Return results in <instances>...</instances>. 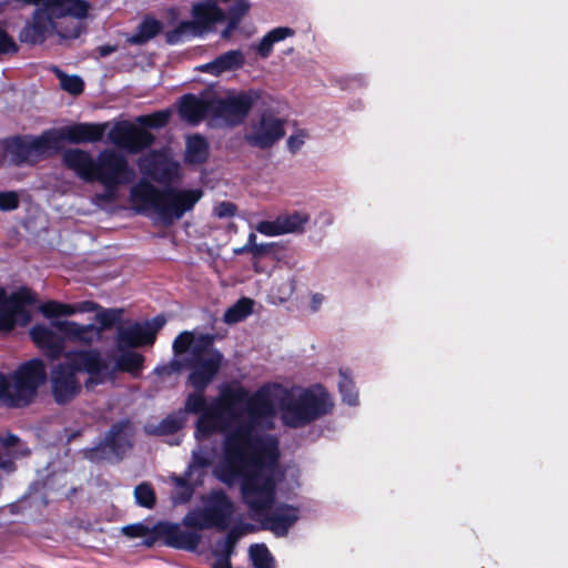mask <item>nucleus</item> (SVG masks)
<instances>
[{
	"label": "nucleus",
	"mask_w": 568,
	"mask_h": 568,
	"mask_svg": "<svg viewBox=\"0 0 568 568\" xmlns=\"http://www.w3.org/2000/svg\"><path fill=\"white\" fill-rule=\"evenodd\" d=\"M195 389L187 396L184 413H201L195 432L199 447L209 448V437L215 432L224 433L223 456L217 464L226 459L227 440L240 430H246L250 442L258 446L260 439L272 436L265 432L274 428L277 414L285 426L301 428L333 407L329 394L321 385L304 388L266 383L254 393L230 387L210 405L202 394L205 388Z\"/></svg>",
	"instance_id": "f257e3e1"
},
{
	"label": "nucleus",
	"mask_w": 568,
	"mask_h": 568,
	"mask_svg": "<svg viewBox=\"0 0 568 568\" xmlns=\"http://www.w3.org/2000/svg\"><path fill=\"white\" fill-rule=\"evenodd\" d=\"M246 430L233 434L226 446V459L214 467V476L232 486L241 484L243 503L252 519L275 537H286L301 519L300 505L275 503V489L283 477L278 466V440L265 436L260 445L250 442Z\"/></svg>",
	"instance_id": "f03ea898"
},
{
	"label": "nucleus",
	"mask_w": 568,
	"mask_h": 568,
	"mask_svg": "<svg viewBox=\"0 0 568 568\" xmlns=\"http://www.w3.org/2000/svg\"><path fill=\"white\" fill-rule=\"evenodd\" d=\"M63 163L85 182H99L103 192L92 197V204L101 206L118 197L119 187L133 182L134 169L128 159L115 150L101 151L97 158L80 149H68L62 155Z\"/></svg>",
	"instance_id": "7ed1b4c3"
},
{
	"label": "nucleus",
	"mask_w": 568,
	"mask_h": 568,
	"mask_svg": "<svg viewBox=\"0 0 568 568\" xmlns=\"http://www.w3.org/2000/svg\"><path fill=\"white\" fill-rule=\"evenodd\" d=\"M202 196L203 192L200 189L169 186L159 190L145 179L140 180L130 190V202L136 212L153 215L166 225L193 210Z\"/></svg>",
	"instance_id": "20e7f679"
},
{
	"label": "nucleus",
	"mask_w": 568,
	"mask_h": 568,
	"mask_svg": "<svg viewBox=\"0 0 568 568\" xmlns=\"http://www.w3.org/2000/svg\"><path fill=\"white\" fill-rule=\"evenodd\" d=\"M108 364L95 349L77 351L65 354V362L58 364L51 371V389L58 404L72 400L81 390V382L77 373L84 372L89 375L85 382L87 388H92L103 383L108 376Z\"/></svg>",
	"instance_id": "39448f33"
},
{
	"label": "nucleus",
	"mask_w": 568,
	"mask_h": 568,
	"mask_svg": "<svg viewBox=\"0 0 568 568\" xmlns=\"http://www.w3.org/2000/svg\"><path fill=\"white\" fill-rule=\"evenodd\" d=\"M247 9L248 3L245 0H206L195 3L192 8L193 19L179 23L174 30L168 32L166 40L171 44H176L202 37L216 22L224 19H227V28L223 31L222 37L226 38L237 27Z\"/></svg>",
	"instance_id": "423d86ee"
},
{
	"label": "nucleus",
	"mask_w": 568,
	"mask_h": 568,
	"mask_svg": "<svg viewBox=\"0 0 568 568\" xmlns=\"http://www.w3.org/2000/svg\"><path fill=\"white\" fill-rule=\"evenodd\" d=\"M213 342L214 337L210 334L194 336L187 331L180 333L173 342L175 354H183L190 349L189 381L194 388H206L221 367L223 355L214 348Z\"/></svg>",
	"instance_id": "0eeeda50"
},
{
	"label": "nucleus",
	"mask_w": 568,
	"mask_h": 568,
	"mask_svg": "<svg viewBox=\"0 0 568 568\" xmlns=\"http://www.w3.org/2000/svg\"><path fill=\"white\" fill-rule=\"evenodd\" d=\"M45 377V367L40 359L22 364L11 375L0 373V404L8 407L28 405Z\"/></svg>",
	"instance_id": "6e6552de"
},
{
	"label": "nucleus",
	"mask_w": 568,
	"mask_h": 568,
	"mask_svg": "<svg viewBox=\"0 0 568 568\" xmlns=\"http://www.w3.org/2000/svg\"><path fill=\"white\" fill-rule=\"evenodd\" d=\"M234 514L232 500L222 490H212L201 497V506L191 509L183 524L189 528L220 530L226 529Z\"/></svg>",
	"instance_id": "1a4fd4ad"
},
{
	"label": "nucleus",
	"mask_w": 568,
	"mask_h": 568,
	"mask_svg": "<svg viewBox=\"0 0 568 568\" xmlns=\"http://www.w3.org/2000/svg\"><path fill=\"white\" fill-rule=\"evenodd\" d=\"M83 27L79 22L63 23L54 21L42 8L34 11L32 19L20 32V40L26 43L38 44L57 34L61 39H75L80 37Z\"/></svg>",
	"instance_id": "9d476101"
},
{
	"label": "nucleus",
	"mask_w": 568,
	"mask_h": 568,
	"mask_svg": "<svg viewBox=\"0 0 568 568\" xmlns=\"http://www.w3.org/2000/svg\"><path fill=\"white\" fill-rule=\"evenodd\" d=\"M215 457L213 448L197 447L192 452V462L189 465L185 476L173 475L170 477L174 484V489L171 493V499L174 505L187 503L194 493V487L191 485H201L206 468L211 465Z\"/></svg>",
	"instance_id": "9b49d317"
},
{
	"label": "nucleus",
	"mask_w": 568,
	"mask_h": 568,
	"mask_svg": "<svg viewBox=\"0 0 568 568\" xmlns=\"http://www.w3.org/2000/svg\"><path fill=\"white\" fill-rule=\"evenodd\" d=\"M132 424L128 420L114 424L103 440L89 449L85 456L91 460L119 462L131 447Z\"/></svg>",
	"instance_id": "f8f14e48"
},
{
	"label": "nucleus",
	"mask_w": 568,
	"mask_h": 568,
	"mask_svg": "<svg viewBox=\"0 0 568 568\" xmlns=\"http://www.w3.org/2000/svg\"><path fill=\"white\" fill-rule=\"evenodd\" d=\"M34 302V294L28 288H21L11 295L0 288V331L8 332L16 325H27L31 321L27 306Z\"/></svg>",
	"instance_id": "ddd939ff"
},
{
	"label": "nucleus",
	"mask_w": 568,
	"mask_h": 568,
	"mask_svg": "<svg viewBox=\"0 0 568 568\" xmlns=\"http://www.w3.org/2000/svg\"><path fill=\"white\" fill-rule=\"evenodd\" d=\"M54 146L51 134L45 133L38 138H13L4 143V151L9 161L21 165L32 164L47 154Z\"/></svg>",
	"instance_id": "4468645a"
},
{
	"label": "nucleus",
	"mask_w": 568,
	"mask_h": 568,
	"mask_svg": "<svg viewBox=\"0 0 568 568\" xmlns=\"http://www.w3.org/2000/svg\"><path fill=\"white\" fill-rule=\"evenodd\" d=\"M252 101L246 94H230L210 100V110L215 125H235L250 112Z\"/></svg>",
	"instance_id": "2eb2a0df"
},
{
	"label": "nucleus",
	"mask_w": 568,
	"mask_h": 568,
	"mask_svg": "<svg viewBox=\"0 0 568 568\" xmlns=\"http://www.w3.org/2000/svg\"><path fill=\"white\" fill-rule=\"evenodd\" d=\"M285 134L284 121L264 113L257 121L248 125L244 140L254 148L262 150L273 146Z\"/></svg>",
	"instance_id": "dca6fc26"
},
{
	"label": "nucleus",
	"mask_w": 568,
	"mask_h": 568,
	"mask_svg": "<svg viewBox=\"0 0 568 568\" xmlns=\"http://www.w3.org/2000/svg\"><path fill=\"white\" fill-rule=\"evenodd\" d=\"M109 141L115 146L130 153H138L150 146L153 135L129 122H119L108 133Z\"/></svg>",
	"instance_id": "f3484780"
},
{
	"label": "nucleus",
	"mask_w": 568,
	"mask_h": 568,
	"mask_svg": "<svg viewBox=\"0 0 568 568\" xmlns=\"http://www.w3.org/2000/svg\"><path fill=\"white\" fill-rule=\"evenodd\" d=\"M165 324V317L155 316L144 323H134L121 326L118 329V347H136L153 344L156 332Z\"/></svg>",
	"instance_id": "a211bd4d"
},
{
	"label": "nucleus",
	"mask_w": 568,
	"mask_h": 568,
	"mask_svg": "<svg viewBox=\"0 0 568 568\" xmlns=\"http://www.w3.org/2000/svg\"><path fill=\"white\" fill-rule=\"evenodd\" d=\"M142 174L158 183H170L178 179L179 165L160 153H151L139 161Z\"/></svg>",
	"instance_id": "6ab92c4d"
},
{
	"label": "nucleus",
	"mask_w": 568,
	"mask_h": 568,
	"mask_svg": "<svg viewBox=\"0 0 568 568\" xmlns=\"http://www.w3.org/2000/svg\"><path fill=\"white\" fill-rule=\"evenodd\" d=\"M310 215L304 212H292L278 215L274 221H262L256 225V231L266 236H278L288 233L303 232Z\"/></svg>",
	"instance_id": "aec40b11"
},
{
	"label": "nucleus",
	"mask_w": 568,
	"mask_h": 568,
	"mask_svg": "<svg viewBox=\"0 0 568 568\" xmlns=\"http://www.w3.org/2000/svg\"><path fill=\"white\" fill-rule=\"evenodd\" d=\"M52 326L72 343L91 345L101 339V328L94 324L82 325L73 321L58 320Z\"/></svg>",
	"instance_id": "412c9836"
},
{
	"label": "nucleus",
	"mask_w": 568,
	"mask_h": 568,
	"mask_svg": "<svg viewBox=\"0 0 568 568\" xmlns=\"http://www.w3.org/2000/svg\"><path fill=\"white\" fill-rule=\"evenodd\" d=\"M54 21L71 17L82 27L81 20L89 14L90 3L85 0H43L41 7Z\"/></svg>",
	"instance_id": "4be33fe9"
},
{
	"label": "nucleus",
	"mask_w": 568,
	"mask_h": 568,
	"mask_svg": "<svg viewBox=\"0 0 568 568\" xmlns=\"http://www.w3.org/2000/svg\"><path fill=\"white\" fill-rule=\"evenodd\" d=\"M30 335L33 342L51 358L59 357L64 349V341L51 328L44 325H36Z\"/></svg>",
	"instance_id": "5701e85b"
},
{
	"label": "nucleus",
	"mask_w": 568,
	"mask_h": 568,
	"mask_svg": "<svg viewBox=\"0 0 568 568\" xmlns=\"http://www.w3.org/2000/svg\"><path fill=\"white\" fill-rule=\"evenodd\" d=\"M296 34V30L281 26L267 31L256 43L252 44V49L256 52L258 58L267 59L273 53L274 47L277 43L285 41L288 38H293Z\"/></svg>",
	"instance_id": "b1692460"
},
{
	"label": "nucleus",
	"mask_w": 568,
	"mask_h": 568,
	"mask_svg": "<svg viewBox=\"0 0 568 568\" xmlns=\"http://www.w3.org/2000/svg\"><path fill=\"white\" fill-rule=\"evenodd\" d=\"M245 62L244 53L241 50H230L213 61L203 64L200 70L212 75H220L226 71L237 70Z\"/></svg>",
	"instance_id": "393cba45"
},
{
	"label": "nucleus",
	"mask_w": 568,
	"mask_h": 568,
	"mask_svg": "<svg viewBox=\"0 0 568 568\" xmlns=\"http://www.w3.org/2000/svg\"><path fill=\"white\" fill-rule=\"evenodd\" d=\"M103 124L79 123L67 126L63 130V136L72 143L98 142L104 134Z\"/></svg>",
	"instance_id": "a878e982"
},
{
	"label": "nucleus",
	"mask_w": 568,
	"mask_h": 568,
	"mask_svg": "<svg viewBox=\"0 0 568 568\" xmlns=\"http://www.w3.org/2000/svg\"><path fill=\"white\" fill-rule=\"evenodd\" d=\"M181 116L190 123H197L205 116H211L210 101H204L194 95H185L180 103Z\"/></svg>",
	"instance_id": "bb28decb"
},
{
	"label": "nucleus",
	"mask_w": 568,
	"mask_h": 568,
	"mask_svg": "<svg viewBox=\"0 0 568 568\" xmlns=\"http://www.w3.org/2000/svg\"><path fill=\"white\" fill-rule=\"evenodd\" d=\"M185 423V413L179 410L166 416L159 424H149L145 429L149 434L154 435H170L176 433Z\"/></svg>",
	"instance_id": "cd10ccee"
},
{
	"label": "nucleus",
	"mask_w": 568,
	"mask_h": 568,
	"mask_svg": "<svg viewBox=\"0 0 568 568\" xmlns=\"http://www.w3.org/2000/svg\"><path fill=\"white\" fill-rule=\"evenodd\" d=\"M296 278L293 274H286L274 280L270 297L273 303L286 302L295 292Z\"/></svg>",
	"instance_id": "c85d7f7f"
},
{
	"label": "nucleus",
	"mask_w": 568,
	"mask_h": 568,
	"mask_svg": "<svg viewBox=\"0 0 568 568\" xmlns=\"http://www.w3.org/2000/svg\"><path fill=\"white\" fill-rule=\"evenodd\" d=\"M168 545L178 549L194 550L197 548L201 536L195 531L174 529L168 534Z\"/></svg>",
	"instance_id": "c756f323"
},
{
	"label": "nucleus",
	"mask_w": 568,
	"mask_h": 568,
	"mask_svg": "<svg viewBox=\"0 0 568 568\" xmlns=\"http://www.w3.org/2000/svg\"><path fill=\"white\" fill-rule=\"evenodd\" d=\"M206 141L200 135L190 136L186 141V161L190 163H201L206 159Z\"/></svg>",
	"instance_id": "7c9ffc66"
},
{
	"label": "nucleus",
	"mask_w": 568,
	"mask_h": 568,
	"mask_svg": "<svg viewBox=\"0 0 568 568\" xmlns=\"http://www.w3.org/2000/svg\"><path fill=\"white\" fill-rule=\"evenodd\" d=\"M248 556L254 568H275V560L264 544L250 546Z\"/></svg>",
	"instance_id": "2f4dec72"
},
{
	"label": "nucleus",
	"mask_w": 568,
	"mask_h": 568,
	"mask_svg": "<svg viewBox=\"0 0 568 568\" xmlns=\"http://www.w3.org/2000/svg\"><path fill=\"white\" fill-rule=\"evenodd\" d=\"M253 302L250 298L243 297L239 300L234 305L229 307L224 313V322L227 324H234L241 322L252 312Z\"/></svg>",
	"instance_id": "473e14b6"
},
{
	"label": "nucleus",
	"mask_w": 568,
	"mask_h": 568,
	"mask_svg": "<svg viewBox=\"0 0 568 568\" xmlns=\"http://www.w3.org/2000/svg\"><path fill=\"white\" fill-rule=\"evenodd\" d=\"M124 348L119 347L121 354L116 359V365L120 369L138 375L142 369L143 356L136 352L124 351Z\"/></svg>",
	"instance_id": "72a5a7b5"
},
{
	"label": "nucleus",
	"mask_w": 568,
	"mask_h": 568,
	"mask_svg": "<svg viewBox=\"0 0 568 568\" xmlns=\"http://www.w3.org/2000/svg\"><path fill=\"white\" fill-rule=\"evenodd\" d=\"M160 30L161 24L158 20L146 18L140 23L138 32L131 37L130 41L136 44L144 43L155 37Z\"/></svg>",
	"instance_id": "f704fd0d"
},
{
	"label": "nucleus",
	"mask_w": 568,
	"mask_h": 568,
	"mask_svg": "<svg viewBox=\"0 0 568 568\" xmlns=\"http://www.w3.org/2000/svg\"><path fill=\"white\" fill-rule=\"evenodd\" d=\"M0 444L7 449V454L14 458L26 456L29 449L20 442V439L6 430L0 432Z\"/></svg>",
	"instance_id": "c9c22d12"
},
{
	"label": "nucleus",
	"mask_w": 568,
	"mask_h": 568,
	"mask_svg": "<svg viewBox=\"0 0 568 568\" xmlns=\"http://www.w3.org/2000/svg\"><path fill=\"white\" fill-rule=\"evenodd\" d=\"M40 312L48 318L71 316L77 313V305H68L50 301L40 306Z\"/></svg>",
	"instance_id": "e433bc0d"
},
{
	"label": "nucleus",
	"mask_w": 568,
	"mask_h": 568,
	"mask_svg": "<svg viewBox=\"0 0 568 568\" xmlns=\"http://www.w3.org/2000/svg\"><path fill=\"white\" fill-rule=\"evenodd\" d=\"M252 527L250 525H246L245 527H234L232 528L225 538L217 541V550L219 551H226V552H234L235 545L237 540L244 536L246 532L251 531Z\"/></svg>",
	"instance_id": "4c0bfd02"
},
{
	"label": "nucleus",
	"mask_w": 568,
	"mask_h": 568,
	"mask_svg": "<svg viewBox=\"0 0 568 568\" xmlns=\"http://www.w3.org/2000/svg\"><path fill=\"white\" fill-rule=\"evenodd\" d=\"M54 72L60 80L61 88L71 93L79 94L83 90V81L80 77L77 75H68L59 69H54Z\"/></svg>",
	"instance_id": "58836bf2"
},
{
	"label": "nucleus",
	"mask_w": 568,
	"mask_h": 568,
	"mask_svg": "<svg viewBox=\"0 0 568 568\" xmlns=\"http://www.w3.org/2000/svg\"><path fill=\"white\" fill-rule=\"evenodd\" d=\"M134 497L136 503L145 508H152L155 501L154 491L148 484H140L134 489Z\"/></svg>",
	"instance_id": "ea45409f"
},
{
	"label": "nucleus",
	"mask_w": 568,
	"mask_h": 568,
	"mask_svg": "<svg viewBox=\"0 0 568 568\" xmlns=\"http://www.w3.org/2000/svg\"><path fill=\"white\" fill-rule=\"evenodd\" d=\"M170 119V111H159L151 115H143L138 119V121L150 128H162L164 126Z\"/></svg>",
	"instance_id": "a19ab883"
},
{
	"label": "nucleus",
	"mask_w": 568,
	"mask_h": 568,
	"mask_svg": "<svg viewBox=\"0 0 568 568\" xmlns=\"http://www.w3.org/2000/svg\"><path fill=\"white\" fill-rule=\"evenodd\" d=\"M122 311L121 310H103L97 314V321L101 324V326H98L101 328V332L104 328L111 327L113 324H115L120 317H121Z\"/></svg>",
	"instance_id": "79ce46f5"
},
{
	"label": "nucleus",
	"mask_w": 568,
	"mask_h": 568,
	"mask_svg": "<svg viewBox=\"0 0 568 568\" xmlns=\"http://www.w3.org/2000/svg\"><path fill=\"white\" fill-rule=\"evenodd\" d=\"M306 138H307V134L304 131H302V130L297 131L296 133L292 134L287 139V142H286L287 149L292 153H296L304 145Z\"/></svg>",
	"instance_id": "37998d69"
},
{
	"label": "nucleus",
	"mask_w": 568,
	"mask_h": 568,
	"mask_svg": "<svg viewBox=\"0 0 568 568\" xmlns=\"http://www.w3.org/2000/svg\"><path fill=\"white\" fill-rule=\"evenodd\" d=\"M18 196L14 192H1L0 193V210L11 211L18 206Z\"/></svg>",
	"instance_id": "c03bdc74"
},
{
	"label": "nucleus",
	"mask_w": 568,
	"mask_h": 568,
	"mask_svg": "<svg viewBox=\"0 0 568 568\" xmlns=\"http://www.w3.org/2000/svg\"><path fill=\"white\" fill-rule=\"evenodd\" d=\"M122 532L130 538L144 537L149 534V528L143 524H133L124 526Z\"/></svg>",
	"instance_id": "a18cd8bd"
},
{
	"label": "nucleus",
	"mask_w": 568,
	"mask_h": 568,
	"mask_svg": "<svg viewBox=\"0 0 568 568\" xmlns=\"http://www.w3.org/2000/svg\"><path fill=\"white\" fill-rule=\"evenodd\" d=\"M17 49L12 38L0 27V54L16 52Z\"/></svg>",
	"instance_id": "49530a36"
},
{
	"label": "nucleus",
	"mask_w": 568,
	"mask_h": 568,
	"mask_svg": "<svg viewBox=\"0 0 568 568\" xmlns=\"http://www.w3.org/2000/svg\"><path fill=\"white\" fill-rule=\"evenodd\" d=\"M338 386H339L341 393L344 396V399L349 405L355 404V399L353 398V396L347 394V392L351 389V386H352V379L348 376H346V374L343 372H341V381L338 383Z\"/></svg>",
	"instance_id": "de8ad7c7"
},
{
	"label": "nucleus",
	"mask_w": 568,
	"mask_h": 568,
	"mask_svg": "<svg viewBox=\"0 0 568 568\" xmlns=\"http://www.w3.org/2000/svg\"><path fill=\"white\" fill-rule=\"evenodd\" d=\"M215 555H216V558H215V561H214L212 568H232L231 557H232L233 552L219 551L216 548Z\"/></svg>",
	"instance_id": "09e8293b"
},
{
	"label": "nucleus",
	"mask_w": 568,
	"mask_h": 568,
	"mask_svg": "<svg viewBox=\"0 0 568 568\" xmlns=\"http://www.w3.org/2000/svg\"><path fill=\"white\" fill-rule=\"evenodd\" d=\"M234 212H235V206L230 203V202H222V203H219L215 207H214V213L219 216V217H229V216H232L234 215Z\"/></svg>",
	"instance_id": "8fccbe9b"
},
{
	"label": "nucleus",
	"mask_w": 568,
	"mask_h": 568,
	"mask_svg": "<svg viewBox=\"0 0 568 568\" xmlns=\"http://www.w3.org/2000/svg\"><path fill=\"white\" fill-rule=\"evenodd\" d=\"M324 302H325V296L322 293H312L311 298H310V308L313 312H317L321 310Z\"/></svg>",
	"instance_id": "3c124183"
},
{
	"label": "nucleus",
	"mask_w": 568,
	"mask_h": 568,
	"mask_svg": "<svg viewBox=\"0 0 568 568\" xmlns=\"http://www.w3.org/2000/svg\"><path fill=\"white\" fill-rule=\"evenodd\" d=\"M97 308H98V305L95 303L85 301V302L79 303L77 305V313L78 312H80V313L93 312Z\"/></svg>",
	"instance_id": "603ef678"
},
{
	"label": "nucleus",
	"mask_w": 568,
	"mask_h": 568,
	"mask_svg": "<svg viewBox=\"0 0 568 568\" xmlns=\"http://www.w3.org/2000/svg\"><path fill=\"white\" fill-rule=\"evenodd\" d=\"M179 371V366L175 362H172L170 365L168 366H162V367H156L155 368V373L159 374V375H164V374H170V373H173V372H178Z\"/></svg>",
	"instance_id": "864d4df0"
},
{
	"label": "nucleus",
	"mask_w": 568,
	"mask_h": 568,
	"mask_svg": "<svg viewBox=\"0 0 568 568\" xmlns=\"http://www.w3.org/2000/svg\"><path fill=\"white\" fill-rule=\"evenodd\" d=\"M99 54L100 57H108L110 55L111 53H113L116 48L114 45H101L99 49Z\"/></svg>",
	"instance_id": "5fc2aeb1"
},
{
	"label": "nucleus",
	"mask_w": 568,
	"mask_h": 568,
	"mask_svg": "<svg viewBox=\"0 0 568 568\" xmlns=\"http://www.w3.org/2000/svg\"><path fill=\"white\" fill-rule=\"evenodd\" d=\"M271 244H257L251 252L254 255H262L268 251Z\"/></svg>",
	"instance_id": "6e6d98bb"
},
{
	"label": "nucleus",
	"mask_w": 568,
	"mask_h": 568,
	"mask_svg": "<svg viewBox=\"0 0 568 568\" xmlns=\"http://www.w3.org/2000/svg\"><path fill=\"white\" fill-rule=\"evenodd\" d=\"M256 245H257L256 235L254 233H250L248 237H247V242L245 244V247H247V250L251 253Z\"/></svg>",
	"instance_id": "4d7b16f0"
},
{
	"label": "nucleus",
	"mask_w": 568,
	"mask_h": 568,
	"mask_svg": "<svg viewBox=\"0 0 568 568\" xmlns=\"http://www.w3.org/2000/svg\"><path fill=\"white\" fill-rule=\"evenodd\" d=\"M233 253L235 255H241V254H244V253H250V251L247 250V247H245V245H243L241 247L233 248Z\"/></svg>",
	"instance_id": "13d9d810"
},
{
	"label": "nucleus",
	"mask_w": 568,
	"mask_h": 568,
	"mask_svg": "<svg viewBox=\"0 0 568 568\" xmlns=\"http://www.w3.org/2000/svg\"><path fill=\"white\" fill-rule=\"evenodd\" d=\"M0 467L3 468L6 471L12 470V463L11 462H2L0 463Z\"/></svg>",
	"instance_id": "bf43d9fd"
},
{
	"label": "nucleus",
	"mask_w": 568,
	"mask_h": 568,
	"mask_svg": "<svg viewBox=\"0 0 568 568\" xmlns=\"http://www.w3.org/2000/svg\"><path fill=\"white\" fill-rule=\"evenodd\" d=\"M294 52H295L294 47H288V48H286V49H284V50L282 51V54H283V55H291V54H293Z\"/></svg>",
	"instance_id": "052dcab7"
},
{
	"label": "nucleus",
	"mask_w": 568,
	"mask_h": 568,
	"mask_svg": "<svg viewBox=\"0 0 568 568\" xmlns=\"http://www.w3.org/2000/svg\"><path fill=\"white\" fill-rule=\"evenodd\" d=\"M50 484H51V479L47 480V481L44 483V486H45V487H49V486H50Z\"/></svg>",
	"instance_id": "680f3d73"
}]
</instances>
